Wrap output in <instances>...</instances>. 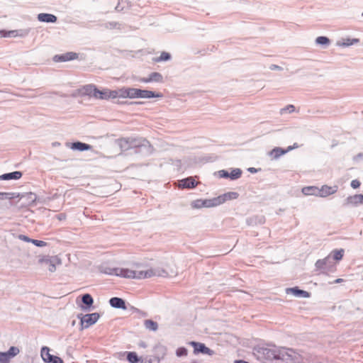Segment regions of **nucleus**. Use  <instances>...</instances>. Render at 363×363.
<instances>
[{"instance_id":"f257e3e1","label":"nucleus","mask_w":363,"mask_h":363,"mask_svg":"<svg viewBox=\"0 0 363 363\" xmlns=\"http://www.w3.org/2000/svg\"><path fill=\"white\" fill-rule=\"evenodd\" d=\"M258 352L264 359L269 361L281 360L285 363H303V361L302 355L291 348L273 345L262 347Z\"/></svg>"},{"instance_id":"f03ea898","label":"nucleus","mask_w":363,"mask_h":363,"mask_svg":"<svg viewBox=\"0 0 363 363\" xmlns=\"http://www.w3.org/2000/svg\"><path fill=\"white\" fill-rule=\"evenodd\" d=\"M101 272L108 275H115L128 279H147L156 275V272L152 269L147 270H132L127 268L120 267H102Z\"/></svg>"},{"instance_id":"7ed1b4c3","label":"nucleus","mask_w":363,"mask_h":363,"mask_svg":"<svg viewBox=\"0 0 363 363\" xmlns=\"http://www.w3.org/2000/svg\"><path fill=\"white\" fill-rule=\"evenodd\" d=\"M125 99H150V98H162L163 94L160 92L155 93L149 90H143L137 88H130L124 86Z\"/></svg>"},{"instance_id":"20e7f679","label":"nucleus","mask_w":363,"mask_h":363,"mask_svg":"<svg viewBox=\"0 0 363 363\" xmlns=\"http://www.w3.org/2000/svg\"><path fill=\"white\" fill-rule=\"evenodd\" d=\"M95 99L100 100L125 99L124 86L116 90L109 89H98Z\"/></svg>"},{"instance_id":"39448f33","label":"nucleus","mask_w":363,"mask_h":363,"mask_svg":"<svg viewBox=\"0 0 363 363\" xmlns=\"http://www.w3.org/2000/svg\"><path fill=\"white\" fill-rule=\"evenodd\" d=\"M238 196V194L236 192H228V193L224 194L223 195H220V196H218L217 198L213 199L211 201L212 203L211 204H209L208 206H218V205L223 203L226 201L235 199Z\"/></svg>"},{"instance_id":"423d86ee","label":"nucleus","mask_w":363,"mask_h":363,"mask_svg":"<svg viewBox=\"0 0 363 363\" xmlns=\"http://www.w3.org/2000/svg\"><path fill=\"white\" fill-rule=\"evenodd\" d=\"M78 58V54L74 52H69L62 55H56L53 57L55 62H62L74 60Z\"/></svg>"},{"instance_id":"0eeeda50","label":"nucleus","mask_w":363,"mask_h":363,"mask_svg":"<svg viewBox=\"0 0 363 363\" xmlns=\"http://www.w3.org/2000/svg\"><path fill=\"white\" fill-rule=\"evenodd\" d=\"M337 186H328L323 185L320 188H318V196L326 197L332 195L337 191Z\"/></svg>"},{"instance_id":"6e6552de","label":"nucleus","mask_w":363,"mask_h":363,"mask_svg":"<svg viewBox=\"0 0 363 363\" xmlns=\"http://www.w3.org/2000/svg\"><path fill=\"white\" fill-rule=\"evenodd\" d=\"M345 204L350 206H357L363 204V194H355L348 196L345 200Z\"/></svg>"},{"instance_id":"1a4fd4ad","label":"nucleus","mask_w":363,"mask_h":363,"mask_svg":"<svg viewBox=\"0 0 363 363\" xmlns=\"http://www.w3.org/2000/svg\"><path fill=\"white\" fill-rule=\"evenodd\" d=\"M189 344L194 347V352L195 354L199 352L207 354L209 355H211L213 354V351L211 350L208 347H206L205 345L203 343L191 342Z\"/></svg>"},{"instance_id":"9d476101","label":"nucleus","mask_w":363,"mask_h":363,"mask_svg":"<svg viewBox=\"0 0 363 363\" xmlns=\"http://www.w3.org/2000/svg\"><path fill=\"white\" fill-rule=\"evenodd\" d=\"M198 182L190 177L179 181V187L180 189H192L197 186Z\"/></svg>"},{"instance_id":"9b49d317","label":"nucleus","mask_w":363,"mask_h":363,"mask_svg":"<svg viewBox=\"0 0 363 363\" xmlns=\"http://www.w3.org/2000/svg\"><path fill=\"white\" fill-rule=\"evenodd\" d=\"M99 318V315L97 313L86 314L82 318V323L85 324V327L87 328L94 324Z\"/></svg>"},{"instance_id":"f8f14e48","label":"nucleus","mask_w":363,"mask_h":363,"mask_svg":"<svg viewBox=\"0 0 363 363\" xmlns=\"http://www.w3.org/2000/svg\"><path fill=\"white\" fill-rule=\"evenodd\" d=\"M163 77L159 72H152L149 75L147 78H143L140 79L141 82L145 83H149L151 82H162Z\"/></svg>"},{"instance_id":"ddd939ff","label":"nucleus","mask_w":363,"mask_h":363,"mask_svg":"<svg viewBox=\"0 0 363 363\" xmlns=\"http://www.w3.org/2000/svg\"><path fill=\"white\" fill-rule=\"evenodd\" d=\"M38 21L46 23H55L57 21V17L53 14L50 13H39L38 15Z\"/></svg>"},{"instance_id":"4468645a","label":"nucleus","mask_w":363,"mask_h":363,"mask_svg":"<svg viewBox=\"0 0 363 363\" xmlns=\"http://www.w3.org/2000/svg\"><path fill=\"white\" fill-rule=\"evenodd\" d=\"M109 303H110V305L113 308H122L123 310L126 309V306H125V301L121 298H118V297L111 298L109 301Z\"/></svg>"},{"instance_id":"2eb2a0df","label":"nucleus","mask_w":363,"mask_h":363,"mask_svg":"<svg viewBox=\"0 0 363 363\" xmlns=\"http://www.w3.org/2000/svg\"><path fill=\"white\" fill-rule=\"evenodd\" d=\"M82 91L84 94L95 98L98 89L94 84H87L82 87Z\"/></svg>"},{"instance_id":"dca6fc26","label":"nucleus","mask_w":363,"mask_h":363,"mask_svg":"<svg viewBox=\"0 0 363 363\" xmlns=\"http://www.w3.org/2000/svg\"><path fill=\"white\" fill-rule=\"evenodd\" d=\"M22 177L21 172L16 171L11 173L4 174L0 176L1 180L18 179Z\"/></svg>"},{"instance_id":"f3484780","label":"nucleus","mask_w":363,"mask_h":363,"mask_svg":"<svg viewBox=\"0 0 363 363\" xmlns=\"http://www.w3.org/2000/svg\"><path fill=\"white\" fill-rule=\"evenodd\" d=\"M302 193L306 196L313 195L318 196V187L313 186L303 187L302 189Z\"/></svg>"},{"instance_id":"a211bd4d","label":"nucleus","mask_w":363,"mask_h":363,"mask_svg":"<svg viewBox=\"0 0 363 363\" xmlns=\"http://www.w3.org/2000/svg\"><path fill=\"white\" fill-rule=\"evenodd\" d=\"M287 153V150L286 149V150H284L281 147H275L270 152H269V155L273 158V159H278L279 157H281V155H284Z\"/></svg>"},{"instance_id":"6ab92c4d","label":"nucleus","mask_w":363,"mask_h":363,"mask_svg":"<svg viewBox=\"0 0 363 363\" xmlns=\"http://www.w3.org/2000/svg\"><path fill=\"white\" fill-rule=\"evenodd\" d=\"M289 292H291L294 295H295L296 296H303V297H305V298L309 297V293L308 292H307L306 291H303V290L298 289L296 287L288 289H287V293H289Z\"/></svg>"},{"instance_id":"aec40b11","label":"nucleus","mask_w":363,"mask_h":363,"mask_svg":"<svg viewBox=\"0 0 363 363\" xmlns=\"http://www.w3.org/2000/svg\"><path fill=\"white\" fill-rule=\"evenodd\" d=\"M39 262L41 263V264H45L46 265L48 269L50 272H55V269H56L55 264L50 259H40L39 260Z\"/></svg>"},{"instance_id":"412c9836","label":"nucleus","mask_w":363,"mask_h":363,"mask_svg":"<svg viewBox=\"0 0 363 363\" xmlns=\"http://www.w3.org/2000/svg\"><path fill=\"white\" fill-rule=\"evenodd\" d=\"M0 34L3 37H17V36H23V33H19L18 30H0Z\"/></svg>"},{"instance_id":"4be33fe9","label":"nucleus","mask_w":363,"mask_h":363,"mask_svg":"<svg viewBox=\"0 0 363 363\" xmlns=\"http://www.w3.org/2000/svg\"><path fill=\"white\" fill-rule=\"evenodd\" d=\"M52 354L50 353V349L48 347H43L41 350V357L45 362H49L51 360Z\"/></svg>"},{"instance_id":"5701e85b","label":"nucleus","mask_w":363,"mask_h":363,"mask_svg":"<svg viewBox=\"0 0 363 363\" xmlns=\"http://www.w3.org/2000/svg\"><path fill=\"white\" fill-rule=\"evenodd\" d=\"M72 147L74 149H77L79 150L83 151V150H89L91 147L89 145H87L86 143H83L81 142H77V143H74L72 144Z\"/></svg>"},{"instance_id":"b1692460","label":"nucleus","mask_w":363,"mask_h":363,"mask_svg":"<svg viewBox=\"0 0 363 363\" xmlns=\"http://www.w3.org/2000/svg\"><path fill=\"white\" fill-rule=\"evenodd\" d=\"M171 57V55L169 53L167 52H162L160 55V57H155L153 59V61L155 62H162V61H167V60H169Z\"/></svg>"},{"instance_id":"393cba45","label":"nucleus","mask_w":363,"mask_h":363,"mask_svg":"<svg viewBox=\"0 0 363 363\" xmlns=\"http://www.w3.org/2000/svg\"><path fill=\"white\" fill-rule=\"evenodd\" d=\"M145 326L152 331L157 330L158 328L157 323L152 320H146L145 321Z\"/></svg>"},{"instance_id":"a878e982","label":"nucleus","mask_w":363,"mask_h":363,"mask_svg":"<svg viewBox=\"0 0 363 363\" xmlns=\"http://www.w3.org/2000/svg\"><path fill=\"white\" fill-rule=\"evenodd\" d=\"M333 257L335 260L339 261L342 259L344 255V250H335L332 252Z\"/></svg>"},{"instance_id":"bb28decb","label":"nucleus","mask_w":363,"mask_h":363,"mask_svg":"<svg viewBox=\"0 0 363 363\" xmlns=\"http://www.w3.org/2000/svg\"><path fill=\"white\" fill-rule=\"evenodd\" d=\"M127 359L130 363H137L139 361L137 354L135 352H129L127 354Z\"/></svg>"},{"instance_id":"cd10ccee","label":"nucleus","mask_w":363,"mask_h":363,"mask_svg":"<svg viewBox=\"0 0 363 363\" xmlns=\"http://www.w3.org/2000/svg\"><path fill=\"white\" fill-rule=\"evenodd\" d=\"M242 171L240 169H234L229 173V178L236 179L240 177Z\"/></svg>"},{"instance_id":"c85d7f7f","label":"nucleus","mask_w":363,"mask_h":363,"mask_svg":"<svg viewBox=\"0 0 363 363\" xmlns=\"http://www.w3.org/2000/svg\"><path fill=\"white\" fill-rule=\"evenodd\" d=\"M82 302L86 306H90L93 304L94 301L91 295L86 294L82 296Z\"/></svg>"},{"instance_id":"c756f323","label":"nucleus","mask_w":363,"mask_h":363,"mask_svg":"<svg viewBox=\"0 0 363 363\" xmlns=\"http://www.w3.org/2000/svg\"><path fill=\"white\" fill-rule=\"evenodd\" d=\"M11 357L6 352H0V362L1 363H9Z\"/></svg>"},{"instance_id":"7c9ffc66","label":"nucleus","mask_w":363,"mask_h":363,"mask_svg":"<svg viewBox=\"0 0 363 363\" xmlns=\"http://www.w3.org/2000/svg\"><path fill=\"white\" fill-rule=\"evenodd\" d=\"M315 42L320 45H327L329 43L330 40L327 37L320 36L316 38Z\"/></svg>"},{"instance_id":"2f4dec72","label":"nucleus","mask_w":363,"mask_h":363,"mask_svg":"<svg viewBox=\"0 0 363 363\" xmlns=\"http://www.w3.org/2000/svg\"><path fill=\"white\" fill-rule=\"evenodd\" d=\"M129 143H130L129 138H121L119 140V145L121 147L128 148Z\"/></svg>"},{"instance_id":"473e14b6","label":"nucleus","mask_w":363,"mask_h":363,"mask_svg":"<svg viewBox=\"0 0 363 363\" xmlns=\"http://www.w3.org/2000/svg\"><path fill=\"white\" fill-rule=\"evenodd\" d=\"M176 354L178 357L186 356L187 350L184 347H179L176 351Z\"/></svg>"},{"instance_id":"72a5a7b5","label":"nucleus","mask_w":363,"mask_h":363,"mask_svg":"<svg viewBox=\"0 0 363 363\" xmlns=\"http://www.w3.org/2000/svg\"><path fill=\"white\" fill-rule=\"evenodd\" d=\"M7 352L12 358L19 353V350L16 347H11Z\"/></svg>"},{"instance_id":"f704fd0d","label":"nucleus","mask_w":363,"mask_h":363,"mask_svg":"<svg viewBox=\"0 0 363 363\" xmlns=\"http://www.w3.org/2000/svg\"><path fill=\"white\" fill-rule=\"evenodd\" d=\"M294 111H295V107L294 105H288L287 106H286L285 108H284L281 110V113H286V112L292 113Z\"/></svg>"},{"instance_id":"c9c22d12","label":"nucleus","mask_w":363,"mask_h":363,"mask_svg":"<svg viewBox=\"0 0 363 363\" xmlns=\"http://www.w3.org/2000/svg\"><path fill=\"white\" fill-rule=\"evenodd\" d=\"M359 40V39L357 38H354V39H352V40H350V39H347L345 40V41L342 43L343 45L345 46H350V45H352L354 43H358Z\"/></svg>"},{"instance_id":"e433bc0d","label":"nucleus","mask_w":363,"mask_h":363,"mask_svg":"<svg viewBox=\"0 0 363 363\" xmlns=\"http://www.w3.org/2000/svg\"><path fill=\"white\" fill-rule=\"evenodd\" d=\"M32 243L38 247H45L46 245V242L43 240H32Z\"/></svg>"},{"instance_id":"4c0bfd02","label":"nucleus","mask_w":363,"mask_h":363,"mask_svg":"<svg viewBox=\"0 0 363 363\" xmlns=\"http://www.w3.org/2000/svg\"><path fill=\"white\" fill-rule=\"evenodd\" d=\"M49 362H52V363H63V360L59 357H57V356H52L51 357V360L49 361Z\"/></svg>"},{"instance_id":"58836bf2","label":"nucleus","mask_w":363,"mask_h":363,"mask_svg":"<svg viewBox=\"0 0 363 363\" xmlns=\"http://www.w3.org/2000/svg\"><path fill=\"white\" fill-rule=\"evenodd\" d=\"M360 184H361L360 182L357 179H354L351 182V186L353 189H357V188L359 187Z\"/></svg>"},{"instance_id":"ea45409f","label":"nucleus","mask_w":363,"mask_h":363,"mask_svg":"<svg viewBox=\"0 0 363 363\" xmlns=\"http://www.w3.org/2000/svg\"><path fill=\"white\" fill-rule=\"evenodd\" d=\"M19 238L21 240H23V241H26V242H32V240L33 239H30L29 238H28L27 236L26 235H19Z\"/></svg>"},{"instance_id":"a19ab883","label":"nucleus","mask_w":363,"mask_h":363,"mask_svg":"<svg viewBox=\"0 0 363 363\" xmlns=\"http://www.w3.org/2000/svg\"><path fill=\"white\" fill-rule=\"evenodd\" d=\"M220 177H225V178H228L229 177V173L225 170H222L220 172Z\"/></svg>"},{"instance_id":"79ce46f5","label":"nucleus","mask_w":363,"mask_h":363,"mask_svg":"<svg viewBox=\"0 0 363 363\" xmlns=\"http://www.w3.org/2000/svg\"><path fill=\"white\" fill-rule=\"evenodd\" d=\"M297 147H298V145L297 143H294L293 145L289 146L286 148L287 152Z\"/></svg>"},{"instance_id":"37998d69","label":"nucleus","mask_w":363,"mask_h":363,"mask_svg":"<svg viewBox=\"0 0 363 363\" xmlns=\"http://www.w3.org/2000/svg\"><path fill=\"white\" fill-rule=\"evenodd\" d=\"M57 218L58 220H62L66 218V215L64 213H60V214L57 215Z\"/></svg>"},{"instance_id":"c03bdc74","label":"nucleus","mask_w":363,"mask_h":363,"mask_svg":"<svg viewBox=\"0 0 363 363\" xmlns=\"http://www.w3.org/2000/svg\"><path fill=\"white\" fill-rule=\"evenodd\" d=\"M325 264V260L323 259V260H318L317 262H316V266L317 267H320L323 264Z\"/></svg>"},{"instance_id":"a18cd8bd","label":"nucleus","mask_w":363,"mask_h":363,"mask_svg":"<svg viewBox=\"0 0 363 363\" xmlns=\"http://www.w3.org/2000/svg\"><path fill=\"white\" fill-rule=\"evenodd\" d=\"M235 363H249V362H245L244 360H237L235 362Z\"/></svg>"},{"instance_id":"49530a36","label":"nucleus","mask_w":363,"mask_h":363,"mask_svg":"<svg viewBox=\"0 0 363 363\" xmlns=\"http://www.w3.org/2000/svg\"><path fill=\"white\" fill-rule=\"evenodd\" d=\"M342 281V279H337L335 281V283H340Z\"/></svg>"},{"instance_id":"de8ad7c7","label":"nucleus","mask_w":363,"mask_h":363,"mask_svg":"<svg viewBox=\"0 0 363 363\" xmlns=\"http://www.w3.org/2000/svg\"><path fill=\"white\" fill-rule=\"evenodd\" d=\"M191 363H197V362H192Z\"/></svg>"}]
</instances>
